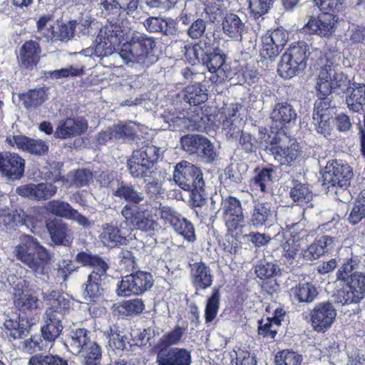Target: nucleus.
<instances>
[{
	"label": "nucleus",
	"mask_w": 365,
	"mask_h": 365,
	"mask_svg": "<svg viewBox=\"0 0 365 365\" xmlns=\"http://www.w3.org/2000/svg\"><path fill=\"white\" fill-rule=\"evenodd\" d=\"M78 262L83 266H88L93 269V271L106 273L108 269L107 264L100 257L92 256L86 252H81L76 255Z\"/></svg>",
	"instance_id": "45"
},
{
	"label": "nucleus",
	"mask_w": 365,
	"mask_h": 365,
	"mask_svg": "<svg viewBox=\"0 0 365 365\" xmlns=\"http://www.w3.org/2000/svg\"><path fill=\"white\" fill-rule=\"evenodd\" d=\"M159 150L154 145H146L133 153L128 160L130 174L134 178L147 177V173L157 161Z\"/></svg>",
	"instance_id": "9"
},
{
	"label": "nucleus",
	"mask_w": 365,
	"mask_h": 365,
	"mask_svg": "<svg viewBox=\"0 0 365 365\" xmlns=\"http://www.w3.org/2000/svg\"><path fill=\"white\" fill-rule=\"evenodd\" d=\"M341 58L340 52L328 50L319 59L316 88L322 96L346 84V78L339 69Z\"/></svg>",
	"instance_id": "4"
},
{
	"label": "nucleus",
	"mask_w": 365,
	"mask_h": 365,
	"mask_svg": "<svg viewBox=\"0 0 365 365\" xmlns=\"http://www.w3.org/2000/svg\"><path fill=\"white\" fill-rule=\"evenodd\" d=\"M290 197L300 206L307 205L313 197L312 192L308 186L300 182H295L289 191Z\"/></svg>",
	"instance_id": "41"
},
{
	"label": "nucleus",
	"mask_w": 365,
	"mask_h": 365,
	"mask_svg": "<svg viewBox=\"0 0 365 365\" xmlns=\"http://www.w3.org/2000/svg\"><path fill=\"white\" fill-rule=\"evenodd\" d=\"M222 29L225 34L235 41H241L247 27L245 23L234 13L225 15L222 22Z\"/></svg>",
	"instance_id": "27"
},
{
	"label": "nucleus",
	"mask_w": 365,
	"mask_h": 365,
	"mask_svg": "<svg viewBox=\"0 0 365 365\" xmlns=\"http://www.w3.org/2000/svg\"><path fill=\"white\" fill-rule=\"evenodd\" d=\"M38 32L48 40L53 41L54 22L51 16L41 17L37 21Z\"/></svg>",
	"instance_id": "53"
},
{
	"label": "nucleus",
	"mask_w": 365,
	"mask_h": 365,
	"mask_svg": "<svg viewBox=\"0 0 365 365\" xmlns=\"http://www.w3.org/2000/svg\"><path fill=\"white\" fill-rule=\"evenodd\" d=\"M173 180L182 189L191 190L195 197L205 195L202 173L197 167L188 162L182 161L176 165Z\"/></svg>",
	"instance_id": "7"
},
{
	"label": "nucleus",
	"mask_w": 365,
	"mask_h": 365,
	"mask_svg": "<svg viewBox=\"0 0 365 365\" xmlns=\"http://www.w3.org/2000/svg\"><path fill=\"white\" fill-rule=\"evenodd\" d=\"M260 55L264 58H274L281 51L266 34L262 37Z\"/></svg>",
	"instance_id": "57"
},
{
	"label": "nucleus",
	"mask_w": 365,
	"mask_h": 365,
	"mask_svg": "<svg viewBox=\"0 0 365 365\" xmlns=\"http://www.w3.org/2000/svg\"><path fill=\"white\" fill-rule=\"evenodd\" d=\"M192 282L196 290L205 289L212 284L210 269L202 262L195 263L191 269Z\"/></svg>",
	"instance_id": "30"
},
{
	"label": "nucleus",
	"mask_w": 365,
	"mask_h": 365,
	"mask_svg": "<svg viewBox=\"0 0 365 365\" xmlns=\"http://www.w3.org/2000/svg\"><path fill=\"white\" fill-rule=\"evenodd\" d=\"M271 118L275 127L282 129L294 124L297 112L290 103H278L272 109Z\"/></svg>",
	"instance_id": "23"
},
{
	"label": "nucleus",
	"mask_w": 365,
	"mask_h": 365,
	"mask_svg": "<svg viewBox=\"0 0 365 365\" xmlns=\"http://www.w3.org/2000/svg\"><path fill=\"white\" fill-rule=\"evenodd\" d=\"M154 47L155 41L152 38L136 34L133 35L129 42L122 45L119 55L125 61L143 63Z\"/></svg>",
	"instance_id": "8"
},
{
	"label": "nucleus",
	"mask_w": 365,
	"mask_h": 365,
	"mask_svg": "<svg viewBox=\"0 0 365 365\" xmlns=\"http://www.w3.org/2000/svg\"><path fill=\"white\" fill-rule=\"evenodd\" d=\"M287 146H275L271 148V153L274 159L281 165H290L291 163L296 161L301 155L299 146L294 139L288 138L287 141Z\"/></svg>",
	"instance_id": "25"
},
{
	"label": "nucleus",
	"mask_w": 365,
	"mask_h": 365,
	"mask_svg": "<svg viewBox=\"0 0 365 365\" xmlns=\"http://www.w3.org/2000/svg\"><path fill=\"white\" fill-rule=\"evenodd\" d=\"M106 273L93 271L88 277L87 284L83 292V297L87 302H96L103 295V289L101 286V277Z\"/></svg>",
	"instance_id": "34"
},
{
	"label": "nucleus",
	"mask_w": 365,
	"mask_h": 365,
	"mask_svg": "<svg viewBox=\"0 0 365 365\" xmlns=\"http://www.w3.org/2000/svg\"><path fill=\"white\" fill-rule=\"evenodd\" d=\"M11 145L35 155H42L48 150V144L40 139L29 138L24 135H16L7 139Z\"/></svg>",
	"instance_id": "24"
},
{
	"label": "nucleus",
	"mask_w": 365,
	"mask_h": 365,
	"mask_svg": "<svg viewBox=\"0 0 365 365\" xmlns=\"http://www.w3.org/2000/svg\"><path fill=\"white\" fill-rule=\"evenodd\" d=\"M46 227L53 242L58 245H68L72 240V232L63 222L56 220H49Z\"/></svg>",
	"instance_id": "28"
},
{
	"label": "nucleus",
	"mask_w": 365,
	"mask_h": 365,
	"mask_svg": "<svg viewBox=\"0 0 365 365\" xmlns=\"http://www.w3.org/2000/svg\"><path fill=\"white\" fill-rule=\"evenodd\" d=\"M158 365H191V352L183 348L160 347L157 352Z\"/></svg>",
	"instance_id": "16"
},
{
	"label": "nucleus",
	"mask_w": 365,
	"mask_h": 365,
	"mask_svg": "<svg viewBox=\"0 0 365 365\" xmlns=\"http://www.w3.org/2000/svg\"><path fill=\"white\" fill-rule=\"evenodd\" d=\"M57 187L52 183L41 182L38 184H27L16 188V192L23 197L31 200H47L53 196L57 192Z\"/></svg>",
	"instance_id": "20"
},
{
	"label": "nucleus",
	"mask_w": 365,
	"mask_h": 365,
	"mask_svg": "<svg viewBox=\"0 0 365 365\" xmlns=\"http://www.w3.org/2000/svg\"><path fill=\"white\" fill-rule=\"evenodd\" d=\"M274 0H249V8L255 17L261 16L269 11Z\"/></svg>",
	"instance_id": "56"
},
{
	"label": "nucleus",
	"mask_w": 365,
	"mask_h": 365,
	"mask_svg": "<svg viewBox=\"0 0 365 365\" xmlns=\"http://www.w3.org/2000/svg\"><path fill=\"white\" fill-rule=\"evenodd\" d=\"M361 259L352 255L336 272V279L344 282L339 292V302L344 304H357L365 298V272L356 271Z\"/></svg>",
	"instance_id": "2"
},
{
	"label": "nucleus",
	"mask_w": 365,
	"mask_h": 365,
	"mask_svg": "<svg viewBox=\"0 0 365 365\" xmlns=\"http://www.w3.org/2000/svg\"><path fill=\"white\" fill-rule=\"evenodd\" d=\"M101 230L99 238L105 246L113 247L118 245L126 244L128 230L120 229L117 222L112 221L103 224Z\"/></svg>",
	"instance_id": "21"
},
{
	"label": "nucleus",
	"mask_w": 365,
	"mask_h": 365,
	"mask_svg": "<svg viewBox=\"0 0 365 365\" xmlns=\"http://www.w3.org/2000/svg\"><path fill=\"white\" fill-rule=\"evenodd\" d=\"M25 160L15 153H0V172L11 180H19L24 173Z\"/></svg>",
	"instance_id": "17"
},
{
	"label": "nucleus",
	"mask_w": 365,
	"mask_h": 365,
	"mask_svg": "<svg viewBox=\"0 0 365 365\" xmlns=\"http://www.w3.org/2000/svg\"><path fill=\"white\" fill-rule=\"evenodd\" d=\"M76 26V21H69L68 24L54 23L53 41L70 39L74 34Z\"/></svg>",
	"instance_id": "48"
},
{
	"label": "nucleus",
	"mask_w": 365,
	"mask_h": 365,
	"mask_svg": "<svg viewBox=\"0 0 365 365\" xmlns=\"http://www.w3.org/2000/svg\"><path fill=\"white\" fill-rule=\"evenodd\" d=\"M173 228L178 234L183 236L184 239L188 242H192L195 240L194 227L187 219L181 217Z\"/></svg>",
	"instance_id": "52"
},
{
	"label": "nucleus",
	"mask_w": 365,
	"mask_h": 365,
	"mask_svg": "<svg viewBox=\"0 0 365 365\" xmlns=\"http://www.w3.org/2000/svg\"><path fill=\"white\" fill-rule=\"evenodd\" d=\"M42 295L48 308L45 313L46 324L41 327V334L46 341L53 342L63 330L61 319L70 309L71 302L63 294L55 290L42 292Z\"/></svg>",
	"instance_id": "3"
},
{
	"label": "nucleus",
	"mask_w": 365,
	"mask_h": 365,
	"mask_svg": "<svg viewBox=\"0 0 365 365\" xmlns=\"http://www.w3.org/2000/svg\"><path fill=\"white\" fill-rule=\"evenodd\" d=\"M338 17L331 13H324L317 18L311 17L304 25V30L321 37L329 38L336 31Z\"/></svg>",
	"instance_id": "14"
},
{
	"label": "nucleus",
	"mask_w": 365,
	"mask_h": 365,
	"mask_svg": "<svg viewBox=\"0 0 365 365\" xmlns=\"http://www.w3.org/2000/svg\"><path fill=\"white\" fill-rule=\"evenodd\" d=\"M153 282L154 279L150 273L138 271L123 277L116 293L118 296L124 297L140 294L150 289Z\"/></svg>",
	"instance_id": "10"
},
{
	"label": "nucleus",
	"mask_w": 365,
	"mask_h": 365,
	"mask_svg": "<svg viewBox=\"0 0 365 365\" xmlns=\"http://www.w3.org/2000/svg\"><path fill=\"white\" fill-rule=\"evenodd\" d=\"M41 48L35 41L25 42L19 50L18 56L19 63L21 66L31 69L38 63L40 58Z\"/></svg>",
	"instance_id": "26"
},
{
	"label": "nucleus",
	"mask_w": 365,
	"mask_h": 365,
	"mask_svg": "<svg viewBox=\"0 0 365 365\" xmlns=\"http://www.w3.org/2000/svg\"><path fill=\"white\" fill-rule=\"evenodd\" d=\"M220 305V292L214 289L212 295L208 298L205 307V321L211 322L217 316Z\"/></svg>",
	"instance_id": "50"
},
{
	"label": "nucleus",
	"mask_w": 365,
	"mask_h": 365,
	"mask_svg": "<svg viewBox=\"0 0 365 365\" xmlns=\"http://www.w3.org/2000/svg\"><path fill=\"white\" fill-rule=\"evenodd\" d=\"M15 306L22 310L29 311L37 309L39 305L37 297L29 294H23L20 289L16 290L14 293Z\"/></svg>",
	"instance_id": "44"
},
{
	"label": "nucleus",
	"mask_w": 365,
	"mask_h": 365,
	"mask_svg": "<svg viewBox=\"0 0 365 365\" xmlns=\"http://www.w3.org/2000/svg\"><path fill=\"white\" fill-rule=\"evenodd\" d=\"M203 136L186 135L181 138V144L183 149L190 153H197L199 150Z\"/></svg>",
	"instance_id": "60"
},
{
	"label": "nucleus",
	"mask_w": 365,
	"mask_h": 365,
	"mask_svg": "<svg viewBox=\"0 0 365 365\" xmlns=\"http://www.w3.org/2000/svg\"><path fill=\"white\" fill-rule=\"evenodd\" d=\"M139 130L140 125L133 122L113 125L110 128L112 141L125 143L133 140Z\"/></svg>",
	"instance_id": "32"
},
{
	"label": "nucleus",
	"mask_w": 365,
	"mask_h": 365,
	"mask_svg": "<svg viewBox=\"0 0 365 365\" xmlns=\"http://www.w3.org/2000/svg\"><path fill=\"white\" fill-rule=\"evenodd\" d=\"M237 106L233 107L232 113H229V117L222 123L223 130L230 138H237L242 132L243 121L237 115Z\"/></svg>",
	"instance_id": "38"
},
{
	"label": "nucleus",
	"mask_w": 365,
	"mask_h": 365,
	"mask_svg": "<svg viewBox=\"0 0 365 365\" xmlns=\"http://www.w3.org/2000/svg\"><path fill=\"white\" fill-rule=\"evenodd\" d=\"M353 175L352 170L348 164L336 160L327 163L323 173L324 185L330 187L346 188Z\"/></svg>",
	"instance_id": "12"
},
{
	"label": "nucleus",
	"mask_w": 365,
	"mask_h": 365,
	"mask_svg": "<svg viewBox=\"0 0 365 365\" xmlns=\"http://www.w3.org/2000/svg\"><path fill=\"white\" fill-rule=\"evenodd\" d=\"M309 46L305 42L292 43L282 55L277 72L284 78H291L302 73L307 66Z\"/></svg>",
	"instance_id": "6"
},
{
	"label": "nucleus",
	"mask_w": 365,
	"mask_h": 365,
	"mask_svg": "<svg viewBox=\"0 0 365 365\" xmlns=\"http://www.w3.org/2000/svg\"><path fill=\"white\" fill-rule=\"evenodd\" d=\"M184 330L182 327L177 326L172 331L164 334L159 340L158 345L160 347H169L178 344L183 335Z\"/></svg>",
	"instance_id": "54"
},
{
	"label": "nucleus",
	"mask_w": 365,
	"mask_h": 365,
	"mask_svg": "<svg viewBox=\"0 0 365 365\" xmlns=\"http://www.w3.org/2000/svg\"><path fill=\"white\" fill-rule=\"evenodd\" d=\"M144 26L150 32H163L168 34V31L165 30V27L168 26V23L163 19L159 17H150L144 21Z\"/></svg>",
	"instance_id": "64"
},
{
	"label": "nucleus",
	"mask_w": 365,
	"mask_h": 365,
	"mask_svg": "<svg viewBox=\"0 0 365 365\" xmlns=\"http://www.w3.org/2000/svg\"><path fill=\"white\" fill-rule=\"evenodd\" d=\"M184 93L185 101L192 106H197L207 100V94L200 84L187 86Z\"/></svg>",
	"instance_id": "43"
},
{
	"label": "nucleus",
	"mask_w": 365,
	"mask_h": 365,
	"mask_svg": "<svg viewBox=\"0 0 365 365\" xmlns=\"http://www.w3.org/2000/svg\"><path fill=\"white\" fill-rule=\"evenodd\" d=\"M92 341L88 336V331L85 329H77L71 331L67 340V346L73 354H78L87 349Z\"/></svg>",
	"instance_id": "33"
},
{
	"label": "nucleus",
	"mask_w": 365,
	"mask_h": 365,
	"mask_svg": "<svg viewBox=\"0 0 365 365\" xmlns=\"http://www.w3.org/2000/svg\"><path fill=\"white\" fill-rule=\"evenodd\" d=\"M288 140V137L282 131L271 133L263 137V140L261 142V145L264 147V149L271 151V148L275 146H282L285 144Z\"/></svg>",
	"instance_id": "49"
},
{
	"label": "nucleus",
	"mask_w": 365,
	"mask_h": 365,
	"mask_svg": "<svg viewBox=\"0 0 365 365\" xmlns=\"http://www.w3.org/2000/svg\"><path fill=\"white\" fill-rule=\"evenodd\" d=\"M316 6L324 13L334 14L342 9L343 0H313Z\"/></svg>",
	"instance_id": "62"
},
{
	"label": "nucleus",
	"mask_w": 365,
	"mask_h": 365,
	"mask_svg": "<svg viewBox=\"0 0 365 365\" xmlns=\"http://www.w3.org/2000/svg\"><path fill=\"white\" fill-rule=\"evenodd\" d=\"M121 215L128 222H130L136 229L143 232H151L159 229V225L153 218L154 209L148 211L146 209L134 207L126 205L121 210Z\"/></svg>",
	"instance_id": "11"
},
{
	"label": "nucleus",
	"mask_w": 365,
	"mask_h": 365,
	"mask_svg": "<svg viewBox=\"0 0 365 365\" xmlns=\"http://www.w3.org/2000/svg\"><path fill=\"white\" fill-rule=\"evenodd\" d=\"M103 33L104 36L107 37V39L110 44L117 45L124 39L126 31L121 29V28L118 25H110L105 29Z\"/></svg>",
	"instance_id": "58"
},
{
	"label": "nucleus",
	"mask_w": 365,
	"mask_h": 365,
	"mask_svg": "<svg viewBox=\"0 0 365 365\" xmlns=\"http://www.w3.org/2000/svg\"><path fill=\"white\" fill-rule=\"evenodd\" d=\"M46 209L52 214L67 220H73L85 228L90 227L93 225V221L82 215L66 202L51 200L48 202Z\"/></svg>",
	"instance_id": "18"
},
{
	"label": "nucleus",
	"mask_w": 365,
	"mask_h": 365,
	"mask_svg": "<svg viewBox=\"0 0 365 365\" xmlns=\"http://www.w3.org/2000/svg\"><path fill=\"white\" fill-rule=\"evenodd\" d=\"M222 210L226 226L230 232L236 231L242 227L244 215L240 201L230 196L222 201Z\"/></svg>",
	"instance_id": "15"
},
{
	"label": "nucleus",
	"mask_w": 365,
	"mask_h": 365,
	"mask_svg": "<svg viewBox=\"0 0 365 365\" xmlns=\"http://www.w3.org/2000/svg\"><path fill=\"white\" fill-rule=\"evenodd\" d=\"M88 129V122L81 117L76 118H68L60 120L54 133L58 138L65 139L76 135H80Z\"/></svg>",
	"instance_id": "22"
},
{
	"label": "nucleus",
	"mask_w": 365,
	"mask_h": 365,
	"mask_svg": "<svg viewBox=\"0 0 365 365\" xmlns=\"http://www.w3.org/2000/svg\"><path fill=\"white\" fill-rule=\"evenodd\" d=\"M302 360L301 354L289 349L277 352L274 359L276 365H300Z\"/></svg>",
	"instance_id": "46"
},
{
	"label": "nucleus",
	"mask_w": 365,
	"mask_h": 365,
	"mask_svg": "<svg viewBox=\"0 0 365 365\" xmlns=\"http://www.w3.org/2000/svg\"><path fill=\"white\" fill-rule=\"evenodd\" d=\"M346 103L347 107L359 113L365 106V85L354 83L346 91Z\"/></svg>",
	"instance_id": "31"
},
{
	"label": "nucleus",
	"mask_w": 365,
	"mask_h": 365,
	"mask_svg": "<svg viewBox=\"0 0 365 365\" xmlns=\"http://www.w3.org/2000/svg\"><path fill=\"white\" fill-rule=\"evenodd\" d=\"M113 194L115 196L133 204H139L145 198L144 194L142 192H139L130 185L121 184Z\"/></svg>",
	"instance_id": "40"
},
{
	"label": "nucleus",
	"mask_w": 365,
	"mask_h": 365,
	"mask_svg": "<svg viewBox=\"0 0 365 365\" xmlns=\"http://www.w3.org/2000/svg\"><path fill=\"white\" fill-rule=\"evenodd\" d=\"M299 228V224H294L290 228L292 230H290L291 237L282 245L283 255L287 260L313 261L334 250L336 240L328 235H323L316 239L309 246H305L304 237L307 236V231L302 230L299 235L294 234V231Z\"/></svg>",
	"instance_id": "1"
},
{
	"label": "nucleus",
	"mask_w": 365,
	"mask_h": 365,
	"mask_svg": "<svg viewBox=\"0 0 365 365\" xmlns=\"http://www.w3.org/2000/svg\"><path fill=\"white\" fill-rule=\"evenodd\" d=\"M16 257L28 266L35 273L36 277L43 281L48 279L46 264L50 259L47 250L30 235H21L20 243L15 247Z\"/></svg>",
	"instance_id": "5"
},
{
	"label": "nucleus",
	"mask_w": 365,
	"mask_h": 365,
	"mask_svg": "<svg viewBox=\"0 0 365 365\" xmlns=\"http://www.w3.org/2000/svg\"><path fill=\"white\" fill-rule=\"evenodd\" d=\"M235 359H232L234 365H256L257 361L255 356L251 355L250 351L245 349L238 348L234 350Z\"/></svg>",
	"instance_id": "61"
},
{
	"label": "nucleus",
	"mask_w": 365,
	"mask_h": 365,
	"mask_svg": "<svg viewBox=\"0 0 365 365\" xmlns=\"http://www.w3.org/2000/svg\"><path fill=\"white\" fill-rule=\"evenodd\" d=\"M82 353L84 356L83 365H101V349L96 342H90Z\"/></svg>",
	"instance_id": "47"
},
{
	"label": "nucleus",
	"mask_w": 365,
	"mask_h": 365,
	"mask_svg": "<svg viewBox=\"0 0 365 365\" xmlns=\"http://www.w3.org/2000/svg\"><path fill=\"white\" fill-rule=\"evenodd\" d=\"M4 327L9 331V336L14 339H21L29 333L26 323L24 319H21L17 313L7 316L4 322Z\"/></svg>",
	"instance_id": "36"
},
{
	"label": "nucleus",
	"mask_w": 365,
	"mask_h": 365,
	"mask_svg": "<svg viewBox=\"0 0 365 365\" xmlns=\"http://www.w3.org/2000/svg\"><path fill=\"white\" fill-rule=\"evenodd\" d=\"M291 294L299 302L310 303L317 297L318 292L314 284L311 283H299L291 289Z\"/></svg>",
	"instance_id": "39"
},
{
	"label": "nucleus",
	"mask_w": 365,
	"mask_h": 365,
	"mask_svg": "<svg viewBox=\"0 0 365 365\" xmlns=\"http://www.w3.org/2000/svg\"><path fill=\"white\" fill-rule=\"evenodd\" d=\"M225 56L224 54L214 51L206 54L203 63L206 64L208 71L215 73L217 79L215 81L222 82L227 78V66L225 64Z\"/></svg>",
	"instance_id": "29"
},
{
	"label": "nucleus",
	"mask_w": 365,
	"mask_h": 365,
	"mask_svg": "<svg viewBox=\"0 0 365 365\" xmlns=\"http://www.w3.org/2000/svg\"><path fill=\"white\" fill-rule=\"evenodd\" d=\"M20 98L25 108L32 109L41 105L47 99V95L43 88H38L23 93Z\"/></svg>",
	"instance_id": "42"
},
{
	"label": "nucleus",
	"mask_w": 365,
	"mask_h": 365,
	"mask_svg": "<svg viewBox=\"0 0 365 365\" xmlns=\"http://www.w3.org/2000/svg\"><path fill=\"white\" fill-rule=\"evenodd\" d=\"M154 215L155 217L160 215L161 219L170 224L173 227L182 217L173 208L168 206H163L160 209L155 208Z\"/></svg>",
	"instance_id": "55"
},
{
	"label": "nucleus",
	"mask_w": 365,
	"mask_h": 365,
	"mask_svg": "<svg viewBox=\"0 0 365 365\" xmlns=\"http://www.w3.org/2000/svg\"><path fill=\"white\" fill-rule=\"evenodd\" d=\"M108 342L110 346L123 350L128 342V338L123 331L111 329Z\"/></svg>",
	"instance_id": "63"
},
{
	"label": "nucleus",
	"mask_w": 365,
	"mask_h": 365,
	"mask_svg": "<svg viewBox=\"0 0 365 365\" xmlns=\"http://www.w3.org/2000/svg\"><path fill=\"white\" fill-rule=\"evenodd\" d=\"M336 310L329 302L317 304L310 312L312 329L317 332H325L334 324Z\"/></svg>",
	"instance_id": "13"
},
{
	"label": "nucleus",
	"mask_w": 365,
	"mask_h": 365,
	"mask_svg": "<svg viewBox=\"0 0 365 365\" xmlns=\"http://www.w3.org/2000/svg\"><path fill=\"white\" fill-rule=\"evenodd\" d=\"M256 175L250 180V186L252 191L268 192L271 188L274 172L271 168L255 170Z\"/></svg>",
	"instance_id": "35"
},
{
	"label": "nucleus",
	"mask_w": 365,
	"mask_h": 365,
	"mask_svg": "<svg viewBox=\"0 0 365 365\" xmlns=\"http://www.w3.org/2000/svg\"><path fill=\"white\" fill-rule=\"evenodd\" d=\"M99 4L108 14H117L120 10L132 13L138 6V0H99Z\"/></svg>",
	"instance_id": "37"
},
{
	"label": "nucleus",
	"mask_w": 365,
	"mask_h": 365,
	"mask_svg": "<svg viewBox=\"0 0 365 365\" xmlns=\"http://www.w3.org/2000/svg\"><path fill=\"white\" fill-rule=\"evenodd\" d=\"M276 219V211L270 203L255 202L248 220V225L254 228L271 225Z\"/></svg>",
	"instance_id": "19"
},
{
	"label": "nucleus",
	"mask_w": 365,
	"mask_h": 365,
	"mask_svg": "<svg viewBox=\"0 0 365 365\" xmlns=\"http://www.w3.org/2000/svg\"><path fill=\"white\" fill-rule=\"evenodd\" d=\"M29 365H68V363L58 356L37 354L29 359Z\"/></svg>",
	"instance_id": "51"
},
{
	"label": "nucleus",
	"mask_w": 365,
	"mask_h": 365,
	"mask_svg": "<svg viewBox=\"0 0 365 365\" xmlns=\"http://www.w3.org/2000/svg\"><path fill=\"white\" fill-rule=\"evenodd\" d=\"M185 55L189 58L190 61L195 64L197 62L202 61L204 63L206 55L205 51L200 43H197L193 46L185 47Z\"/></svg>",
	"instance_id": "59"
}]
</instances>
